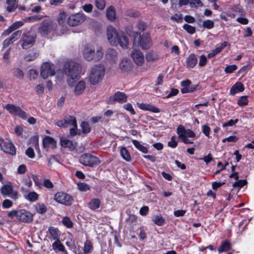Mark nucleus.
<instances>
[{
    "mask_svg": "<svg viewBox=\"0 0 254 254\" xmlns=\"http://www.w3.org/2000/svg\"><path fill=\"white\" fill-rule=\"evenodd\" d=\"M81 66L72 60L65 62L63 66L64 73L68 77L69 84H73L80 77Z\"/></svg>",
    "mask_w": 254,
    "mask_h": 254,
    "instance_id": "obj_1",
    "label": "nucleus"
},
{
    "mask_svg": "<svg viewBox=\"0 0 254 254\" xmlns=\"http://www.w3.org/2000/svg\"><path fill=\"white\" fill-rule=\"evenodd\" d=\"M83 55L84 58L88 61L98 62L102 58L103 52L101 48L97 50L95 52L93 46L87 45L83 49Z\"/></svg>",
    "mask_w": 254,
    "mask_h": 254,
    "instance_id": "obj_2",
    "label": "nucleus"
},
{
    "mask_svg": "<svg viewBox=\"0 0 254 254\" xmlns=\"http://www.w3.org/2000/svg\"><path fill=\"white\" fill-rule=\"evenodd\" d=\"M105 69L103 65H96L92 67L89 77L90 83L92 85H95L102 79L104 75Z\"/></svg>",
    "mask_w": 254,
    "mask_h": 254,
    "instance_id": "obj_3",
    "label": "nucleus"
},
{
    "mask_svg": "<svg viewBox=\"0 0 254 254\" xmlns=\"http://www.w3.org/2000/svg\"><path fill=\"white\" fill-rule=\"evenodd\" d=\"M36 39V33L32 31H29L23 33L20 40L22 49H27L31 47L35 43Z\"/></svg>",
    "mask_w": 254,
    "mask_h": 254,
    "instance_id": "obj_4",
    "label": "nucleus"
},
{
    "mask_svg": "<svg viewBox=\"0 0 254 254\" xmlns=\"http://www.w3.org/2000/svg\"><path fill=\"white\" fill-rule=\"evenodd\" d=\"M56 24L50 19H44L38 29V32L42 37H46L53 30L56 29Z\"/></svg>",
    "mask_w": 254,
    "mask_h": 254,
    "instance_id": "obj_5",
    "label": "nucleus"
},
{
    "mask_svg": "<svg viewBox=\"0 0 254 254\" xmlns=\"http://www.w3.org/2000/svg\"><path fill=\"white\" fill-rule=\"evenodd\" d=\"M133 44H137L143 49H148L151 46V40L148 34L144 33L141 36L136 33L134 35Z\"/></svg>",
    "mask_w": 254,
    "mask_h": 254,
    "instance_id": "obj_6",
    "label": "nucleus"
},
{
    "mask_svg": "<svg viewBox=\"0 0 254 254\" xmlns=\"http://www.w3.org/2000/svg\"><path fill=\"white\" fill-rule=\"evenodd\" d=\"M79 161L81 164L91 167L96 166L100 163V161L97 157L90 153L82 154L79 157Z\"/></svg>",
    "mask_w": 254,
    "mask_h": 254,
    "instance_id": "obj_7",
    "label": "nucleus"
},
{
    "mask_svg": "<svg viewBox=\"0 0 254 254\" xmlns=\"http://www.w3.org/2000/svg\"><path fill=\"white\" fill-rule=\"evenodd\" d=\"M54 199L57 202L65 206L71 205L73 200L71 195L62 191L56 193Z\"/></svg>",
    "mask_w": 254,
    "mask_h": 254,
    "instance_id": "obj_8",
    "label": "nucleus"
},
{
    "mask_svg": "<svg viewBox=\"0 0 254 254\" xmlns=\"http://www.w3.org/2000/svg\"><path fill=\"white\" fill-rule=\"evenodd\" d=\"M5 109L12 115L17 116L23 120H26L27 118L26 112L19 106L8 104L5 106Z\"/></svg>",
    "mask_w": 254,
    "mask_h": 254,
    "instance_id": "obj_9",
    "label": "nucleus"
},
{
    "mask_svg": "<svg viewBox=\"0 0 254 254\" xmlns=\"http://www.w3.org/2000/svg\"><path fill=\"white\" fill-rule=\"evenodd\" d=\"M55 74L54 65L50 62H45L41 65L40 74L43 79H46Z\"/></svg>",
    "mask_w": 254,
    "mask_h": 254,
    "instance_id": "obj_10",
    "label": "nucleus"
},
{
    "mask_svg": "<svg viewBox=\"0 0 254 254\" xmlns=\"http://www.w3.org/2000/svg\"><path fill=\"white\" fill-rule=\"evenodd\" d=\"M112 39L114 38V46L119 44L122 47H127L128 44L127 38L122 33H118L116 30L112 28Z\"/></svg>",
    "mask_w": 254,
    "mask_h": 254,
    "instance_id": "obj_11",
    "label": "nucleus"
},
{
    "mask_svg": "<svg viewBox=\"0 0 254 254\" xmlns=\"http://www.w3.org/2000/svg\"><path fill=\"white\" fill-rule=\"evenodd\" d=\"M77 124L76 119L74 116L67 115L64 116L63 120H58L56 125L60 127H67L68 126Z\"/></svg>",
    "mask_w": 254,
    "mask_h": 254,
    "instance_id": "obj_12",
    "label": "nucleus"
},
{
    "mask_svg": "<svg viewBox=\"0 0 254 254\" xmlns=\"http://www.w3.org/2000/svg\"><path fill=\"white\" fill-rule=\"evenodd\" d=\"M17 219L24 223H31L33 220V214L30 211L22 209L18 210Z\"/></svg>",
    "mask_w": 254,
    "mask_h": 254,
    "instance_id": "obj_13",
    "label": "nucleus"
},
{
    "mask_svg": "<svg viewBox=\"0 0 254 254\" xmlns=\"http://www.w3.org/2000/svg\"><path fill=\"white\" fill-rule=\"evenodd\" d=\"M130 56L134 63L138 66H142L145 62L143 53L139 50H133Z\"/></svg>",
    "mask_w": 254,
    "mask_h": 254,
    "instance_id": "obj_14",
    "label": "nucleus"
},
{
    "mask_svg": "<svg viewBox=\"0 0 254 254\" xmlns=\"http://www.w3.org/2000/svg\"><path fill=\"white\" fill-rule=\"evenodd\" d=\"M85 20V17L81 14L76 13L69 16L67 23L71 26H75L80 24Z\"/></svg>",
    "mask_w": 254,
    "mask_h": 254,
    "instance_id": "obj_15",
    "label": "nucleus"
},
{
    "mask_svg": "<svg viewBox=\"0 0 254 254\" xmlns=\"http://www.w3.org/2000/svg\"><path fill=\"white\" fill-rule=\"evenodd\" d=\"M2 150L12 156L16 155V149L14 144L9 141H4L1 144Z\"/></svg>",
    "mask_w": 254,
    "mask_h": 254,
    "instance_id": "obj_16",
    "label": "nucleus"
},
{
    "mask_svg": "<svg viewBox=\"0 0 254 254\" xmlns=\"http://www.w3.org/2000/svg\"><path fill=\"white\" fill-rule=\"evenodd\" d=\"M61 146L64 148H67L70 151L76 149L77 143L65 138H61L60 139Z\"/></svg>",
    "mask_w": 254,
    "mask_h": 254,
    "instance_id": "obj_17",
    "label": "nucleus"
},
{
    "mask_svg": "<svg viewBox=\"0 0 254 254\" xmlns=\"http://www.w3.org/2000/svg\"><path fill=\"white\" fill-rule=\"evenodd\" d=\"M137 106L139 109L143 110L148 111L155 113L160 112V110L158 108L148 104L137 103Z\"/></svg>",
    "mask_w": 254,
    "mask_h": 254,
    "instance_id": "obj_18",
    "label": "nucleus"
},
{
    "mask_svg": "<svg viewBox=\"0 0 254 254\" xmlns=\"http://www.w3.org/2000/svg\"><path fill=\"white\" fill-rule=\"evenodd\" d=\"M120 68L123 72H127L132 69V64L129 60L124 59L120 64Z\"/></svg>",
    "mask_w": 254,
    "mask_h": 254,
    "instance_id": "obj_19",
    "label": "nucleus"
},
{
    "mask_svg": "<svg viewBox=\"0 0 254 254\" xmlns=\"http://www.w3.org/2000/svg\"><path fill=\"white\" fill-rule=\"evenodd\" d=\"M48 232L50 234L51 238L49 237L50 239L58 240L60 239V232L58 228L54 227L53 226H50L48 228Z\"/></svg>",
    "mask_w": 254,
    "mask_h": 254,
    "instance_id": "obj_20",
    "label": "nucleus"
},
{
    "mask_svg": "<svg viewBox=\"0 0 254 254\" xmlns=\"http://www.w3.org/2000/svg\"><path fill=\"white\" fill-rule=\"evenodd\" d=\"M197 63V59L193 54H190L187 59V66L189 68L194 67Z\"/></svg>",
    "mask_w": 254,
    "mask_h": 254,
    "instance_id": "obj_21",
    "label": "nucleus"
},
{
    "mask_svg": "<svg viewBox=\"0 0 254 254\" xmlns=\"http://www.w3.org/2000/svg\"><path fill=\"white\" fill-rule=\"evenodd\" d=\"M56 142L55 139L49 136H46L43 139V146L45 148H48L50 145L55 146Z\"/></svg>",
    "mask_w": 254,
    "mask_h": 254,
    "instance_id": "obj_22",
    "label": "nucleus"
},
{
    "mask_svg": "<svg viewBox=\"0 0 254 254\" xmlns=\"http://www.w3.org/2000/svg\"><path fill=\"white\" fill-rule=\"evenodd\" d=\"M13 186L10 183L3 185L0 189L1 193L4 195L9 196L13 191Z\"/></svg>",
    "mask_w": 254,
    "mask_h": 254,
    "instance_id": "obj_23",
    "label": "nucleus"
},
{
    "mask_svg": "<svg viewBox=\"0 0 254 254\" xmlns=\"http://www.w3.org/2000/svg\"><path fill=\"white\" fill-rule=\"evenodd\" d=\"M86 87V83L83 80L80 81L77 85L75 86L74 88V93L76 95L81 94Z\"/></svg>",
    "mask_w": 254,
    "mask_h": 254,
    "instance_id": "obj_24",
    "label": "nucleus"
},
{
    "mask_svg": "<svg viewBox=\"0 0 254 254\" xmlns=\"http://www.w3.org/2000/svg\"><path fill=\"white\" fill-rule=\"evenodd\" d=\"M159 59L158 54L154 51H151L146 54V60L148 62H153L157 61Z\"/></svg>",
    "mask_w": 254,
    "mask_h": 254,
    "instance_id": "obj_25",
    "label": "nucleus"
},
{
    "mask_svg": "<svg viewBox=\"0 0 254 254\" xmlns=\"http://www.w3.org/2000/svg\"><path fill=\"white\" fill-rule=\"evenodd\" d=\"M113 100L120 103H124L127 101V96L123 92H117L114 95Z\"/></svg>",
    "mask_w": 254,
    "mask_h": 254,
    "instance_id": "obj_26",
    "label": "nucleus"
},
{
    "mask_svg": "<svg viewBox=\"0 0 254 254\" xmlns=\"http://www.w3.org/2000/svg\"><path fill=\"white\" fill-rule=\"evenodd\" d=\"M18 2V0H6L7 11L9 12L14 11L17 7Z\"/></svg>",
    "mask_w": 254,
    "mask_h": 254,
    "instance_id": "obj_27",
    "label": "nucleus"
},
{
    "mask_svg": "<svg viewBox=\"0 0 254 254\" xmlns=\"http://www.w3.org/2000/svg\"><path fill=\"white\" fill-rule=\"evenodd\" d=\"M244 87L241 82H237L234 84L230 89V94L234 95L238 92H242L244 91Z\"/></svg>",
    "mask_w": 254,
    "mask_h": 254,
    "instance_id": "obj_28",
    "label": "nucleus"
},
{
    "mask_svg": "<svg viewBox=\"0 0 254 254\" xmlns=\"http://www.w3.org/2000/svg\"><path fill=\"white\" fill-rule=\"evenodd\" d=\"M56 241L52 244V247L54 250L61 251L62 252H65L66 253V251L65 248L63 244L61 243L59 239L55 240Z\"/></svg>",
    "mask_w": 254,
    "mask_h": 254,
    "instance_id": "obj_29",
    "label": "nucleus"
},
{
    "mask_svg": "<svg viewBox=\"0 0 254 254\" xmlns=\"http://www.w3.org/2000/svg\"><path fill=\"white\" fill-rule=\"evenodd\" d=\"M39 53L35 50H32L29 53L24 56V59L27 62H31L34 61L38 56Z\"/></svg>",
    "mask_w": 254,
    "mask_h": 254,
    "instance_id": "obj_30",
    "label": "nucleus"
},
{
    "mask_svg": "<svg viewBox=\"0 0 254 254\" xmlns=\"http://www.w3.org/2000/svg\"><path fill=\"white\" fill-rule=\"evenodd\" d=\"M120 154L122 157L127 162H130L131 160V158L129 152L127 149L126 148L124 147H121L120 149Z\"/></svg>",
    "mask_w": 254,
    "mask_h": 254,
    "instance_id": "obj_31",
    "label": "nucleus"
},
{
    "mask_svg": "<svg viewBox=\"0 0 254 254\" xmlns=\"http://www.w3.org/2000/svg\"><path fill=\"white\" fill-rule=\"evenodd\" d=\"M100 203L101 202L99 199L93 198L88 203V206L90 209L94 210L100 207Z\"/></svg>",
    "mask_w": 254,
    "mask_h": 254,
    "instance_id": "obj_32",
    "label": "nucleus"
},
{
    "mask_svg": "<svg viewBox=\"0 0 254 254\" xmlns=\"http://www.w3.org/2000/svg\"><path fill=\"white\" fill-rule=\"evenodd\" d=\"M93 249V245L91 242L89 240H86L84 244L83 253L84 254H89L91 252Z\"/></svg>",
    "mask_w": 254,
    "mask_h": 254,
    "instance_id": "obj_33",
    "label": "nucleus"
},
{
    "mask_svg": "<svg viewBox=\"0 0 254 254\" xmlns=\"http://www.w3.org/2000/svg\"><path fill=\"white\" fill-rule=\"evenodd\" d=\"M25 198L31 202H35L38 199L39 195L35 191H31L25 195Z\"/></svg>",
    "mask_w": 254,
    "mask_h": 254,
    "instance_id": "obj_34",
    "label": "nucleus"
},
{
    "mask_svg": "<svg viewBox=\"0 0 254 254\" xmlns=\"http://www.w3.org/2000/svg\"><path fill=\"white\" fill-rule=\"evenodd\" d=\"M13 76L19 79H22L24 78L23 71L18 67H14L12 69Z\"/></svg>",
    "mask_w": 254,
    "mask_h": 254,
    "instance_id": "obj_35",
    "label": "nucleus"
},
{
    "mask_svg": "<svg viewBox=\"0 0 254 254\" xmlns=\"http://www.w3.org/2000/svg\"><path fill=\"white\" fill-rule=\"evenodd\" d=\"M35 210L37 213L43 214L46 212L47 208L44 204L38 203L35 206Z\"/></svg>",
    "mask_w": 254,
    "mask_h": 254,
    "instance_id": "obj_36",
    "label": "nucleus"
},
{
    "mask_svg": "<svg viewBox=\"0 0 254 254\" xmlns=\"http://www.w3.org/2000/svg\"><path fill=\"white\" fill-rule=\"evenodd\" d=\"M31 142L33 144V147L35 148L37 152L40 154V149L39 146V137L38 136H33L31 138Z\"/></svg>",
    "mask_w": 254,
    "mask_h": 254,
    "instance_id": "obj_37",
    "label": "nucleus"
},
{
    "mask_svg": "<svg viewBox=\"0 0 254 254\" xmlns=\"http://www.w3.org/2000/svg\"><path fill=\"white\" fill-rule=\"evenodd\" d=\"M132 143L135 146V147L138 149L140 151L144 153H146L148 152L147 148L143 146L137 140H132Z\"/></svg>",
    "mask_w": 254,
    "mask_h": 254,
    "instance_id": "obj_38",
    "label": "nucleus"
},
{
    "mask_svg": "<svg viewBox=\"0 0 254 254\" xmlns=\"http://www.w3.org/2000/svg\"><path fill=\"white\" fill-rule=\"evenodd\" d=\"M80 127L82 128V131L84 134H87L91 131V128L89 124L87 122L83 121L80 124Z\"/></svg>",
    "mask_w": 254,
    "mask_h": 254,
    "instance_id": "obj_39",
    "label": "nucleus"
},
{
    "mask_svg": "<svg viewBox=\"0 0 254 254\" xmlns=\"http://www.w3.org/2000/svg\"><path fill=\"white\" fill-rule=\"evenodd\" d=\"M231 248V244L228 241H225L218 248V251L219 253L229 251Z\"/></svg>",
    "mask_w": 254,
    "mask_h": 254,
    "instance_id": "obj_40",
    "label": "nucleus"
},
{
    "mask_svg": "<svg viewBox=\"0 0 254 254\" xmlns=\"http://www.w3.org/2000/svg\"><path fill=\"white\" fill-rule=\"evenodd\" d=\"M62 222L63 225L68 228H71L73 227V224L68 217H64L63 219Z\"/></svg>",
    "mask_w": 254,
    "mask_h": 254,
    "instance_id": "obj_41",
    "label": "nucleus"
},
{
    "mask_svg": "<svg viewBox=\"0 0 254 254\" xmlns=\"http://www.w3.org/2000/svg\"><path fill=\"white\" fill-rule=\"evenodd\" d=\"M66 17L65 13L64 11H60L57 17V21L59 24L60 25H63L64 23Z\"/></svg>",
    "mask_w": 254,
    "mask_h": 254,
    "instance_id": "obj_42",
    "label": "nucleus"
},
{
    "mask_svg": "<svg viewBox=\"0 0 254 254\" xmlns=\"http://www.w3.org/2000/svg\"><path fill=\"white\" fill-rule=\"evenodd\" d=\"M186 129L182 125H180L177 128V133L179 137L180 138H183L186 136Z\"/></svg>",
    "mask_w": 254,
    "mask_h": 254,
    "instance_id": "obj_43",
    "label": "nucleus"
},
{
    "mask_svg": "<svg viewBox=\"0 0 254 254\" xmlns=\"http://www.w3.org/2000/svg\"><path fill=\"white\" fill-rule=\"evenodd\" d=\"M153 221L158 226H162L164 223V220L161 215H156L153 219Z\"/></svg>",
    "mask_w": 254,
    "mask_h": 254,
    "instance_id": "obj_44",
    "label": "nucleus"
},
{
    "mask_svg": "<svg viewBox=\"0 0 254 254\" xmlns=\"http://www.w3.org/2000/svg\"><path fill=\"white\" fill-rule=\"evenodd\" d=\"M95 5L99 10H103L106 6L105 0H95Z\"/></svg>",
    "mask_w": 254,
    "mask_h": 254,
    "instance_id": "obj_45",
    "label": "nucleus"
},
{
    "mask_svg": "<svg viewBox=\"0 0 254 254\" xmlns=\"http://www.w3.org/2000/svg\"><path fill=\"white\" fill-rule=\"evenodd\" d=\"M43 16L41 15H33L31 16L28 17H27L25 18L26 21L28 22H34V21H37L38 20H40L43 18Z\"/></svg>",
    "mask_w": 254,
    "mask_h": 254,
    "instance_id": "obj_46",
    "label": "nucleus"
},
{
    "mask_svg": "<svg viewBox=\"0 0 254 254\" xmlns=\"http://www.w3.org/2000/svg\"><path fill=\"white\" fill-rule=\"evenodd\" d=\"M16 30L15 27L13 23H12L8 28L5 30L2 33V36H8L10 33L12 32L13 31Z\"/></svg>",
    "mask_w": 254,
    "mask_h": 254,
    "instance_id": "obj_47",
    "label": "nucleus"
},
{
    "mask_svg": "<svg viewBox=\"0 0 254 254\" xmlns=\"http://www.w3.org/2000/svg\"><path fill=\"white\" fill-rule=\"evenodd\" d=\"M29 75L30 80L36 79L38 76V72L35 69H31L29 70Z\"/></svg>",
    "mask_w": 254,
    "mask_h": 254,
    "instance_id": "obj_48",
    "label": "nucleus"
},
{
    "mask_svg": "<svg viewBox=\"0 0 254 254\" xmlns=\"http://www.w3.org/2000/svg\"><path fill=\"white\" fill-rule=\"evenodd\" d=\"M78 189L81 191H87L90 190V187L88 185L84 183H80L77 185Z\"/></svg>",
    "mask_w": 254,
    "mask_h": 254,
    "instance_id": "obj_49",
    "label": "nucleus"
},
{
    "mask_svg": "<svg viewBox=\"0 0 254 254\" xmlns=\"http://www.w3.org/2000/svg\"><path fill=\"white\" fill-rule=\"evenodd\" d=\"M214 23L210 20H206L203 22V26L207 29H211L214 27Z\"/></svg>",
    "mask_w": 254,
    "mask_h": 254,
    "instance_id": "obj_50",
    "label": "nucleus"
},
{
    "mask_svg": "<svg viewBox=\"0 0 254 254\" xmlns=\"http://www.w3.org/2000/svg\"><path fill=\"white\" fill-rule=\"evenodd\" d=\"M13 204V202L9 199H4L2 203V207L4 209L10 208Z\"/></svg>",
    "mask_w": 254,
    "mask_h": 254,
    "instance_id": "obj_51",
    "label": "nucleus"
},
{
    "mask_svg": "<svg viewBox=\"0 0 254 254\" xmlns=\"http://www.w3.org/2000/svg\"><path fill=\"white\" fill-rule=\"evenodd\" d=\"M26 155L30 158L33 159L35 157L34 149L31 147H29L25 151Z\"/></svg>",
    "mask_w": 254,
    "mask_h": 254,
    "instance_id": "obj_52",
    "label": "nucleus"
},
{
    "mask_svg": "<svg viewBox=\"0 0 254 254\" xmlns=\"http://www.w3.org/2000/svg\"><path fill=\"white\" fill-rule=\"evenodd\" d=\"M183 28L189 33L193 34L195 32V29L194 27L191 26L187 24H185L183 26Z\"/></svg>",
    "mask_w": 254,
    "mask_h": 254,
    "instance_id": "obj_53",
    "label": "nucleus"
},
{
    "mask_svg": "<svg viewBox=\"0 0 254 254\" xmlns=\"http://www.w3.org/2000/svg\"><path fill=\"white\" fill-rule=\"evenodd\" d=\"M124 108L130 112L131 115L135 114V112L130 103H127L124 105Z\"/></svg>",
    "mask_w": 254,
    "mask_h": 254,
    "instance_id": "obj_54",
    "label": "nucleus"
},
{
    "mask_svg": "<svg viewBox=\"0 0 254 254\" xmlns=\"http://www.w3.org/2000/svg\"><path fill=\"white\" fill-rule=\"evenodd\" d=\"M170 18L172 20L175 21L178 23L183 21V15L182 14H176L172 16Z\"/></svg>",
    "mask_w": 254,
    "mask_h": 254,
    "instance_id": "obj_55",
    "label": "nucleus"
},
{
    "mask_svg": "<svg viewBox=\"0 0 254 254\" xmlns=\"http://www.w3.org/2000/svg\"><path fill=\"white\" fill-rule=\"evenodd\" d=\"M248 100L247 96H242L238 101V104L241 106H243L248 104Z\"/></svg>",
    "mask_w": 254,
    "mask_h": 254,
    "instance_id": "obj_56",
    "label": "nucleus"
},
{
    "mask_svg": "<svg viewBox=\"0 0 254 254\" xmlns=\"http://www.w3.org/2000/svg\"><path fill=\"white\" fill-rule=\"evenodd\" d=\"M22 31L21 30H17L13 32L10 36V37L14 41H16L19 38L21 34Z\"/></svg>",
    "mask_w": 254,
    "mask_h": 254,
    "instance_id": "obj_57",
    "label": "nucleus"
},
{
    "mask_svg": "<svg viewBox=\"0 0 254 254\" xmlns=\"http://www.w3.org/2000/svg\"><path fill=\"white\" fill-rule=\"evenodd\" d=\"M35 91L37 94L42 95L44 91V87L42 84H38L35 87Z\"/></svg>",
    "mask_w": 254,
    "mask_h": 254,
    "instance_id": "obj_58",
    "label": "nucleus"
},
{
    "mask_svg": "<svg viewBox=\"0 0 254 254\" xmlns=\"http://www.w3.org/2000/svg\"><path fill=\"white\" fill-rule=\"evenodd\" d=\"M190 5L191 7H199L203 5V3L200 0H192L190 2Z\"/></svg>",
    "mask_w": 254,
    "mask_h": 254,
    "instance_id": "obj_59",
    "label": "nucleus"
},
{
    "mask_svg": "<svg viewBox=\"0 0 254 254\" xmlns=\"http://www.w3.org/2000/svg\"><path fill=\"white\" fill-rule=\"evenodd\" d=\"M237 68V66L235 64L228 65L226 67L225 71L226 73H230L233 72L234 70H236Z\"/></svg>",
    "mask_w": 254,
    "mask_h": 254,
    "instance_id": "obj_60",
    "label": "nucleus"
},
{
    "mask_svg": "<svg viewBox=\"0 0 254 254\" xmlns=\"http://www.w3.org/2000/svg\"><path fill=\"white\" fill-rule=\"evenodd\" d=\"M13 42L14 41H13V40L10 37H9L3 41L2 44L3 48H6Z\"/></svg>",
    "mask_w": 254,
    "mask_h": 254,
    "instance_id": "obj_61",
    "label": "nucleus"
},
{
    "mask_svg": "<svg viewBox=\"0 0 254 254\" xmlns=\"http://www.w3.org/2000/svg\"><path fill=\"white\" fill-rule=\"evenodd\" d=\"M238 138L237 136L232 135L228 137L224 138L222 140V141H223V142H226V141L235 142L238 140Z\"/></svg>",
    "mask_w": 254,
    "mask_h": 254,
    "instance_id": "obj_62",
    "label": "nucleus"
},
{
    "mask_svg": "<svg viewBox=\"0 0 254 254\" xmlns=\"http://www.w3.org/2000/svg\"><path fill=\"white\" fill-rule=\"evenodd\" d=\"M247 184V181L246 180H240L237 182H235L233 184L234 187H240L242 188L244 186H245Z\"/></svg>",
    "mask_w": 254,
    "mask_h": 254,
    "instance_id": "obj_63",
    "label": "nucleus"
},
{
    "mask_svg": "<svg viewBox=\"0 0 254 254\" xmlns=\"http://www.w3.org/2000/svg\"><path fill=\"white\" fill-rule=\"evenodd\" d=\"M207 63V57L203 55H202L200 57V59L199 61V65L200 66H203L205 65Z\"/></svg>",
    "mask_w": 254,
    "mask_h": 254,
    "instance_id": "obj_64",
    "label": "nucleus"
}]
</instances>
